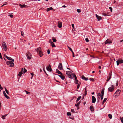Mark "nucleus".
<instances>
[{
	"label": "nucleus",
	"instance_id": "57",
	"mask_svg": "<svg viewBox=\"0 0 123 123\" xmlns=\"http://www.w3.org/2000/svg\"><path fill=\"white\" fill-rule=\"evenodd\" d=\"M71 25H72V27L74 28V25L73 24H72Z\"/></svg>",
	"mask_w": 123,
	"mask_h": 123
},
{
	"label": "nucleus",
	"instance_id": "6",
	"mask_svg": "<svg viewBox=\"0 0 123 123\" xmlns=\"http://www.w3.org/2000/svg\"><path fill=\"white\" fill-rule=\"evenodd\" d=\"M2 46L3 49L5 51H6L7 50V46L5 42H3V43L2 44Z\"/></svg>",
	"mask_w": 123,
	"mask_h": 123
},
{
	"label": "nucleus",
	"instance_id": "52",
	"mask_svg": "<svg viewBox=\"0 0 123 123\" xmlns=\"http://www.w3.org/2000/svg\"><path fill=\"white\" fill-rule=\"evenodd\" d=\"M118 81H117V83L116 84V86H117L118 85Z\"/></svg>",
	"mask_w": 123,
	"mask_h": 123
},
{
	"label": "nucleus",
	"instance_id": "11",
	"mask_svg": "<svg viewBox=\"0 0 123 123\" xmlns=\"http://www.w3.org/2000/svg\"><path fill=\"white\" fill-rule=\"evenodd\" d=\"M20 7L21 8H26L27 7V6L25 5H22L21 4L19 5Z\"/></svg>",
	"mask_w": 123,
	"mask_h": 123
},
{
	"label": "nucleus",
	"instance_id": "28",
	"mask_svg": "<svg viewBox=\"0 0 123 123\" xmlns=\"http://www.w3.org/2000/svg\"><path fill=\"white\" fill-rule=\"evenodd\" d=\"M81 98V96H79L78 97V98L76 100L77 102Z\"/></svg>",
	"mask_w": 123,
	"mask_h": 123
},
{
	"label": "nucleus",
	"instance_id": "2",
	"mask_svg": "<svg viewBox=\"0 0 123 123\" xmlns=\"http://www.w3.org/2000/svg\"><path fill=\"white\" fill-rule=\"evenodd\" d=\"M66 74L68 75V77L71 79H73L74 77L75 74H73L72 73L69 71H67L66 72Z\"/></svg>",
	"mask_w": 123,
	"mask_h": 123
},
{
	"label": "nucleus",
	"instance_id": "42",
	"mask_svg": "<svg viewBox=\"0 0 123 123\" xmlns=\"http://www.w3.org/2000/svg\"><path fill=\"white\" fill-rule=\"evenodd\" d=\"M26 55L31 56V54L30 53H28Z\"/></svg>",
	"mask_w": 123,
	"mask_h": 123
},
{
	"label": "nucleus",
	"instance_id": "44",
	"mask_svg": "<svg viewBox=\"0 0 123 123\" xmlns=\"http://www.w3.org/2000/svg\"><path fill=\"white\" fill-rule=\"evenodd\" d=\"M109 9H110L111 10V12H112V8L111 7H109Z\"/></svg>",
	"mask_w": 123,
	"mask_h": 123
},
{
	"label": "nucleus",
	"instance_id": "54",
	"mask_svg": "<svg viewBox=\"0 0 123 123\" xmlns=\"http://www.w3.org/2000/svg\"><path fill=\"white\" fill-rule=\"evenodd\" d=\"M21 34L22 36H23V35L24 34V33L22 31H21Z\"/></svg>",
	"mask_w": 123,
	"mask_h": 123
},
{
	"label": "nucleus",
	"instance_id": "14",
	"mask_svg": "<svg viewBox=\"0 0 123 123\" xmlns=\"http://www.w3.org/2000/svg\"><path fill=\"white\" fill-rule=\"evenodd\" d=\"M74 77H75V83L78 84V81L77 80V77L75 75H74Z\"/></svg>",
	"mask_w": 123,
	"mask_h": 123
},
{
	"label": "nucleus",
	"instance_id": "47",
	"mask_svg": "<svg viewBox=\"0 0 123 123\" xmlns=\"http://www.w3.org/2000/svg\"><path fill=\"white\" fill-rule=\"evenodd\" d=\"M47 51L48 54H49L50 53V51L49 49H48Z\"/></svg>",
	"mask_w": 123,
	"mask_h": 123
},
{
	"label": "nucleus",
	"instance_id": "40",
	"mask_svg": "<svg viewBox=\"0 0 123 123\" xmlns=\"http://www.w3.org/2000/svg\"><path fill=\"white\" fill-rule=\"evenodd\" d=\"M78 84V85L77 86V89H78L79 88V87L80 86V83Z\"/></svg>",
	"mask_w": 123,
	"mask_h": 123
},
{
	"label": "nucleus",
	"instance_id": "53",
	"mask_svg": "<svg viewBox=\"0 0 123 123\" xmlns=\"http://www.w3.org/2000/svg\"><path fill=\"white\" fill-rule=\"evenodd\" d=\"M69 49L70 50L71 52L73 51L72 49L70 47H68Z\"/></svg>",
	"mask_w": 123,
	"mask_h": 123
},
{
	"label": "nucleus",
	"instance_id": "17",
	"mask_svg": "<svg viewBox=\"0 0 123 123\" xmlns=\"http://www.w3.org/2000/svg\"><path fill=\"white\" fill-rule=\"evenodd\" d=\"M58 75L61 78L62 80H64L65 79V76L62 75Z\"/></svg>",
	"mask_w": 123,
	"mask_h": 123
},
{
	"label": "nucleus",
	"instance_id": "48",
	"mask_svg": "<svg viewBox=\"0 0 123 123\" xmlns=\"http://www.w3.org/2000/svg\"><path fill=\"white\" fill-rule=\"evenodd\" d=\"M49 43H50L51 44L53 43V42H52V40L51 39L49 40Z\"/></svg>",
	"mask_w": 123,
	"mask_h": 123
},
{
	"label": "nucleus",
	"instance_id": "38",
	"mask_svg": "<svg viewBox=\"0 0 123 123\" xmlns=\"http://www.w3.org/2000/svg\"><path fill=\"white\" fill-rule=\"evenodd\" d=\"M85 40L87 42H88L89 41V40L88 38H86L85 39Z\"/></svg>",
	"mask_w": 123,
	"mask_h": 123
},
{
	"label": "nucleus",
	"instance_id": "4",
	"mask_svg": "<svg viewBox=\"0 0 123 123\" xmlns=\"http://www.w3.org/2000/svg\"><path fill=\"white\" fill-rule=\"evenodd\" d=\"M120 92V90L117 89L113 95V96L115 98L117 97L119 95Z\"/></svg>",
	"mask_w": 123,
	"mask_h": 123
},
{
	"label": "nucleus",
	"instance_id": "12",
	"mask_svg": "<svg viewBox=\"0 0 123 123\" xmlns=\"http://www.w3.org/2000/svg\"><path fill=\"white\" fill-rule=\"evenodd\" d=\"M92 103H94L96 100V99L94 96H92Z\"/></svg>",
	"mask_w": 123,
	"mask_h": 123
},
{
	"label": "nucleus",
	"instance_id": "19",
	"mask_svg": "<svg viewBox=\"0 0 123 123\" xmlns=\"http://www.w3.org/2000/svg\"><path fill=\"white\" fill-rule=\"evenodd\" d=\"M117 61H118V62H119L120 63H123V61L121 59L119 58V59H118Z\"/></svg>",
	"mask_w": 123,
	"mask_h": 123
},
{
	"label": "nucleus",
	"instance_id": "27",
	"mask_svg": "<svg viewBox=\"0 0 123 123\" xmlns=\"http://www.w3.org/2000/svg\"><path fill=\"white\" fill-rule=\"evenodd\" d=\"M107 98H104V100H103V103H102L103 105L104 104V103L105 102V101L107 100Z\"/></svg>",
	"mask_w": 123,
	"mask_h": 123
},
{
	"label": "nucleus",
	"instance_id": "30",
	"mask_svg": "<svg viewBox=\"0 0 123 123\" xmlns=\"http://www.w3.org/2000/svg\"><path fill=\"white\" fill-rule=\"evenodd\" d=\"M5 91L6 92V93L8 94H9V92L6 89V88H5Z\"/></svg>",
	"mask_w": 123,
	"mask_h": 123
},
{
	"label": "nucleus",
	"instance_id": "33",
	"mask_svg": "<svg viewBox=\"0 0 123 123\" xmlns=\"http://www.w3.org/2000/svg\"><path fill=\"white\" fill-rule=\"evenodd\" d=\"M27 58L29 59H31V56H29V55H26Z\"/></svg>",
	"mask_w": 123,
	"mask_h": 123
},
{
	"label": "nucleus",
	"instance_id": "39",
	"mask_svg": "<svg viewBox=\"0 0 123 123\" xmlns=\"http://www.w3.org/2000/svg\"><path fill=\"white\" fill-rule=\"evenodd\" d=\"M22 73H21V72H19L18 74V75L20 76H20H21V75H22Z\"/></svg>",
	"mask_w": 123,
	"mask_h": 123
},
{
	"label": "nucleus",
	"instance_id": "37",
	"mask_svg": "<svg viewBox=\"0 0 123 123\" xmlns=\"http://www.w3.org/2000/svg\"><path fill=\"white\" fill-rule=\"evenodd\" d=\"M51 44L52 47H55V45L53 43H51Z\"/></svg>",
	"mask_w": 123,
	"mask_h": 123
},
{
	"label": "nucleus",
	"instance_id": "36",
	"mask_svg": "<svg viewBox=\"0 0 123 123\" xmlns=\"http://www.w3.org/2000/svg\"><path fill=\"white\" fill-rule=\"evenodd\" d=\"M27 71V70L25 68H24V71L23 72L24 73H25Z\"/></svg>",
	"mask_w": 123,
	"mask_h": 123
},
{
	"label": "nucleus",
	"instance_id": "7",
	"mask_svg": "<svg viewBox=\"0 0 123 123\" xmlns=\"http://www.w3.org/2000/svg\"><path fill=\"white\" fill-rule=\"evenodd\" d=\"M112 75V72H110L109 74V76L107 77L106 81L108 82L111 79Z\"/></svg>",
	"mask_w": 123,
	"mask_h": 123
},
{
	"label": "nucleus",
	"instance_id": "24",
	"mask_svg": "<svg viewBox=\"0 0 123 123\" xmlns=\"http://www.w3.org/2000/svg\"><path fill=\"white\" fill-rule=\"evenodd\" d=\"M42 68H43V70L44 71V72L45 73V74H46V73L45 70V69H44V65H42Z\"/></svg>",
	"mask_w": 123,
	"mask_h": 123
},
{
	"label": "nucleus",
	"instance_id": "64",
	"mask_svg": "<svg viewBox=\"0 0 123 123\" xmlns=\"http://www.w3.org/2000/svg\"><path fill=\"white\" fill-rule=\"evenodd\" d=\"M62 7H66V6L65 5L63 6Z\"/></svg>",
	"mask_w": 123,
	"mask_h": 123
},
{
	"label": "nucleus",
	"instance_id": "15",
	"mask_svg": "<svg viewBox=\"0 0 123 123\" xmlns=\"http://www.w3.org/2000/svg\"><path fill=\"white\" fill-rule=\"evenodd\" d=\"M3 93L5 97L7 99H9L10 98L6 94L4 91H3Z\"/></svg>",
	"mask_w": 123,
	"mask_h": 123
},
{
	"label": "nucleus",
	"instance_id": "43",
	"mask_svg": "<svg viewBox=\"0 0 123 123\" xmlns=\"http://www.w3.org/2000/svg\"><path fill=\"white\" fill-rule=\"evenodd\" d=\"M8 16L11 18H12L13 17V15L12 14H9V15Z\"/></svg>",
	"mask_w": 123,
	"mask_h": 123
},
{
	"label": "nucleus",
	"instance_id": "5",
	"mask_svg": "<svg viewBox=\"0 0 123 123\" xmlns=\"http://www.w3.org/2000/svg\"><path fill=\"white\" fill-rule=\"evenodd\" d=\"M115 88L114 86L112 85L111 86L108 88V91L109 92H112L114 91Z\"/></svg>",
	"mask_w": 123,
	"mask_h": 123
},
{
	"label": "nucleus",
	"instance_id": "35",
	"mask_svg": "<svg viewBox=\"0 0 123 123\" xmlns=\"http://www.w3.org/2000/svg\"><path fill=\"white\" fill-rule=\"evenodd\" d=\"M80 104V102H78L77 104H75V106L77 107Z\"/></svg>",
	"mask_w": 123,
	"mask_h": 123
},
{
	"label": "nucleus",
	"instance_id": "25",
	"mask_svg": "<svg viewBox=\"0 0 123 123\" xmlns=\"http://www.w3.org/2000/svg\"><path fill=\"white\" fill-rule=\"evenodd\" d=\"M97 96L99 99L101 97V93H98V94Z\"/></svg>",
	"mask_w": 123,
	"mask_h": 123
},
{
	"label": "nucleus",
	"instance_id": "23",
	"mask_svg": "<svg viewBox=\"0 0 123 123\" xmlns=\"http://www.w3.org/2000/svg\"><path fill=\"white\" fill-rule=\"evenodd\" d=\"M104 90H102L101 92V96H103L104 95Z\"/></svg>",
	"mask_w": 123,
	"mask_h": 123
},
{
	"label": "nucleus",
	"instance_id": "1",
	"mask_svg": "<svg viewBox=\"0 0 123 123\" xmlns=\"http://www.w3.org/2000/svg\"><path fill=\"white\" fill-rule=\"evenodd\" d=\"M6 58L8 60L11 61H8L6 62V63L7 64L9 65L10 67H13L14 66V64L12 62L14 61V60L11 57H8L7 56H6Z\"/></svg>",
	"mask_w": 123,
	"mask_h": 123
},
{
	"label": "nucleus",
	"instance_id": "31",
	"mask_svg": "<svg viewBox=\"0 0 123 123\" xmlns=\"http://www.w3.org/2000/svg\"><path fill=\"white\" fill-rule=\"evenodd\" d=\"M52 40H53V42H55L56 41V39H55L53 37H52Z\"/></svg>",
	"mask_w": 123,
	"mask_h": 123
},
{
	"label": "nucleus",
	"instance_id": "3",
	"mask_svg": "<svg viewBox=\"0 0 123 123\" xmlns=\"http://www.w3.org/2000/svg\"><path fill=\"white\" fill-rule=\"evenodd\" d=\"M36 51L37 52L41 57H42L43 56V52H42L41 49L40 47L36 49Z\"/></svg>",
	"mask_w": 123,
	"mask_h": 123
},
{
	"label": "nucleus",
	"instance_id": "58",
	"mask_svg": "<svg viewBox=\"0 0 123 123\" xmlns=\"http://www.w3.org/2000/svg\"><path fill=\"white\" fill-rule=\"evenodd\" d=\"M7 3H6V4H3L1 6V7H2V6H4V5H7Z\"/></svg>",
	"mask_w": 123,
	"mask_h": 123
},
{
	"label": "nucleus",
	"instance_id": "22",
	"mask_svg": "<svg viewBox=\"0 0 123 123\" xmlns=\"http://www.w3.org/2000/svg\"><path fill=\"white\" fill-rule=\"evenodd\" d=\"M90 108L91 111H94V109L92 106H91L90 107Z\"/></svg>",
	"mask_w": 123,
	"mask_h": 123
},
{
	"label": "nucleus",
	"instance_id": "59",
	"mask_svg": "<svg viewBox=\"0 0 123 123\" xmlns=\"http://www.w3.org/2000/svg\"><path fill=\"white\" fill-rule=\"evenodd\" d=\"M23 71V68H22V69L20 71V72H21V73H22Z\"/></svg>",
	"mask_w": 123,
	"mask_h": 123
},
{
	"label": "nucleus",
	"instance_id": "51",
	"mask_svg": "<svg viewBox=\"0 0 123 123\" xmlns=\"http://www.w3.org/2000/svg\"><path fill=\"white\" fill-rule=\"evenodd\" d=\"M0 58L1 59H2V57L1 55V53H0Z\"/></svg>",
	"mask_w": 123,
	"mask_h": 123
},
{
	"label": "nucleus",
	"instance_id": "8",
	"mask_svg": "<svg viewBox=\"0 0 123 123\" xmlns=\"http://www.w3.org/2000/svg\"><path fill=\"white\" fill-rule=\"evenodd\" d=\"M46 69L48 71H49L51 72L52 71V69H51L50 65H49L47 67Z\"/></svg>",
	"mask_w": 123,
	"mask_h": 123
},
{
	"label": "nucleus",
	"instance_id": "18",
	"mask_svg": "<svg viewBox=\"0 0 123 123\" xmlns=\"http://www.w3.org/2000/svg\"><path fill=\"white\" fill-rule=\"evenodd\" d=\"M81 78L85 80H88V78H86L84 75H82L81 76Z\"/></svg>",
	"mask_w": 123,
	"mask_h": 123
},
{
	"label": "nucleus",
	"instance_id": "29",
	"mask_svg": "<svg viewBox=\"0 0 123 123\" xmlns=\"http://www.w3.org/2000/svg\"><path fill=\"white\" fill-rule=\"evenodd\" d=\"M108 116L109 117V118L110 119H111L112 118V115L111 114H109L108 115Z\"/></svg>",
	"mask_w": 123,
	"mask_h": 123
},
{
	"label": "nucleus",
	"instance_id": "9",
	"mask_svg": "<svg viewBox=\"0 0 123 123\" xmlns=\"http://www.w3.org/2000/svg\"><path fill=\"white\" fill-rule=\"evenodd\" d=\"M58 68L60 70L62 69V65L61 63H59L58 65Z\"/></svg>",
	"mask_w": 123,
	"mask_h": 123
},
{
	"label": "nucleus",
	"instance_id": "55",
	"mask_svg": "<svg viewBox=\"0 0 123 123\" xmlns=\"http://www.w3.org/2000/svg\"><path fill=\"white\" fill-rule=\"evenodd\" d=\"M71 111L72 112H73V113L75 112H74V109H71Z\"/></svg>",
	"mask_w": 123,
	"mask_h": 123
},
{
	"label": "nucleus",
	"instance_id": "13",
	"mask_svg": "<svg viewBox=\"0 0 123 123\" xmlns=\"http://www.w3.org/2000/svg\"><path fill=\"white\" fill-rule=\"evenodd\" d=\"M58 26L59 28H61L62 27V23L61 22H58Z\"/></svg>",
	"mask_w": 123,
	"mask_h": 123
},
{
	"label": "nucleus",
	"instance_id": "49",
	"mask_svg": "<svg viewBox=\"0 0 123 123\" xmlns=\"http://www.w3.org/2000/svg\"><path fill=\"white\" fill-rule=\"evenodd\" d=\"M90 80L92 81H94V79L93 78H90Z\"/></svg>",
	"mask_w": 123,
	"mask_h": 123
},
{
	"label": "nucleus",
	"instance_id": "46",
	"mask_svg": "<svg viewBox=\"0 0 123 123\" xmlns=\"http://www.w3.org/2000/svg\"><path fill=\"white\" fill-rule=\"evenodd\" d=\"M31 75H32V77H31V79H32V77H33V75H34V74H33V73H31Z\"/></svg>",
	"mask_w": 123,
	"mask_h": 123
},
{
	"label": "nucleus",
	"instance_id": "16",
	"mask_svg": "<svg viewBox=\"0 0 123 123\" xmlns=\"http://www.w3.org/2000/svg\"><path fill=\"white\" fill-rule=\"evenodd\" d=\"M96 17L98 19V20L99 21L100 20V19H101V17L98 16L97 15V14H96Z\"/></svg>",
	"mask_w": 123,
	"mask_h": 123
},
{
	"label": "nucleus",
	"instance_id": "20",
	"mask_svg": "<svg viewBox=\"0 0 123 123\" xmlns=\"http://www.w3.org/2000/svg\"><path fill=\"white\" fill-rule=\"evenodd\" d=\"M56 72L57 73L59 74H60L61 75H62L63 74L62 73H61L60 71H59L58 69H56Z\"/></svg>",
	"mask_w": 123,
	"mask_h": 123
},
{
	"label": "nucleus",
	"instance_id": "56",
	"mask_svg": "<svg viewBox=\"0 0 123 123\" xmlns=\"http://www.w3.org/2000/svg\"><path fill=\"white\" fill-rule=\"evenodd\" d=\"M1 88V90H2L3 89V88L1 87V85H0V91H1L0 89Z\"/></svg>",
	"mask_w": 123,
	"mask_h": 123
},
{
	"label": "nucleus",
	"instance_id": "61",
	"mask_svg": "<svg viewBox=\"0 0 123 123\" xmlns=\"http://www.w3.org/2000/svg\"><path fill=\"white\" fill-rule=\"evenodd\" d=\"M8 115L7 114H6V115H3V117H6Z\"/></svg>",
	"mask_w": 123,
	"mask_h": 123
},
{
	"label": "nucleus",
	"instance_id": "60",
	"mask_svg": "<svg viewBox=\"0 0 123 123\" xmlns=\"http://www.w3.org/2000/svg\"><path fill=\"white\" fill-rule=\"evenodd\" d=\"M1 117L2 118V119H5V117H3V116H2V117Z\"/></svg>",
	"mask_w": 123,
	"mask_h": 123
},
{
	"label": "nucleus",
	"instance_id": "21",
	"mask_svg": "<svg viewBox=\"0 0 123 123\" xmlns=\"http://www.w3.org/2000/svg\"><path fill=\"white\" fill-rule=\"evenodd\" d=\"M50 10H54V9L52 7H50L49 8H48L47 9V11L48 12V11Z\"/></svg>",
	"mask_w": 123,
	"mask_h": 123
},
{
	"label": "nucleus",
	"instance_id": "45",
	"mask_svg": "<svg viewBox=\"0 0 123 123\" xmlns=\"http://www.w3.org/2000/svg\"><path fill=\"white\" fill-rule=\"evenodd\" d=\"M25 92L27 94H30V92H28L26 91H25Z\"/></svg>",
	"mask_w": 123,
	"mask_h": 123
},
{
	"label": "nucleus",
	"instance_id": "34",
	"mask_svg": "<svg viewBox=\"0 0 123 123\" xmlns=\"http://www.w3.org/2000/svg\"><path fill=\"white\" fill-rule=\"evenodd\" d=\"M67 114L68 116H70L71 115V113L69 112H67Z\"/></svg>",
	"mask_w": 123,
	"mask_h": 123
},
{
	"label": "nucleus",
	"instance_id": "32",
	"mask_svg": "<svg viewBox=\"0 0 123 123\" xmlns=\"http://www.w3.org/2000/svg\"><path fill=\"white\" fill-rule=\"evenodd\" d=\"M120 119L122 123H123V117H120Z\"/></svg>",
	"mask_w": 123,
	"mask_h": 123
},
{
	"label": "nucleus",
	"instance_id": "63",
	"mask_svg": "<svg viewBox=\"0 0 123 123\" xmlns=\"http://www.w3.org/2000/svg\"><path fill=\"white\" fill-rule=\"evenodd\" d=\"M4 57H6V56H6V55H5V54H4Z\"/></svg>",
	"mask_w": 123,
	"mask_h": 123
},
{
	"label": "nucleus",
	"instance_id": "26",
	"mask_svg": "<svg viewBox=\"0 0 123 123\" xmlns=\"http://www.w3.org/2000/svg\"><path fill=\"white\" fill-rule=\"evenodd\" d=\"M102 15L105 16H109V15L108 14H106L105 13H104V12L103 13V14Z\"/></svg>",
	"mask_w": 123,
	"mask_h": 123
},
{
	"label": "nucleus",
	"instance_id": "62",
	"mask_svg": "<svg viewBox=\"0 0 123 123\" xmlns=\"http://www.w3.org/2000/svg\"><path fill=\"white\" fill-rule=\"evenodd\" d=\"M86 89H85V94H86Z\"/></svg>",
	"mask_w": 123,
	"mask_h": 123
},
{
	"label": "nucleus",
	"instance_id": "10",
	"mask_svg": "<svg viewBox=\"0 0 123 123\" xmlns=\"http://www.w3.org/2000/svg\"><path fill=\"white\" fill-rule=\"evenodd\" d=\"M112 41L109 39H107L105 42V44H106L107 43H111Z\"/></svg>",
	"mask_w": 123,
	"mask_h": 123
},
{
	"label": "nucleus",
	"instance_id": "41",
	"mask_svg": "<svg viewBox=\"0 0 123 123\" xmlns=\"http://www.w3.org/2000/svg\"><path fill=\"white\" fill-rule=\"evenodd\" d=\"M77 11L79 13L80 12H81V10L80 9H77Z\"/></svg>",
	"mask_w": 123,
	"mask_h": 123
},
{
	"label": "nucleus",
	"instance_id": "50",
	"mask_svg": "<svg viewBox=\"0 0 123 123\" xmlns=\"http://www.w3.org/2000/svg\"><path fill=\"white\" fill-rule=\"evenodd\" d=\"M116 62H117V66L119 65V64H120V63L119 62H118V61H116Z\"/></svg>",
	"mask_w": 123,
	"mask_h": 123
}]
</instances>
